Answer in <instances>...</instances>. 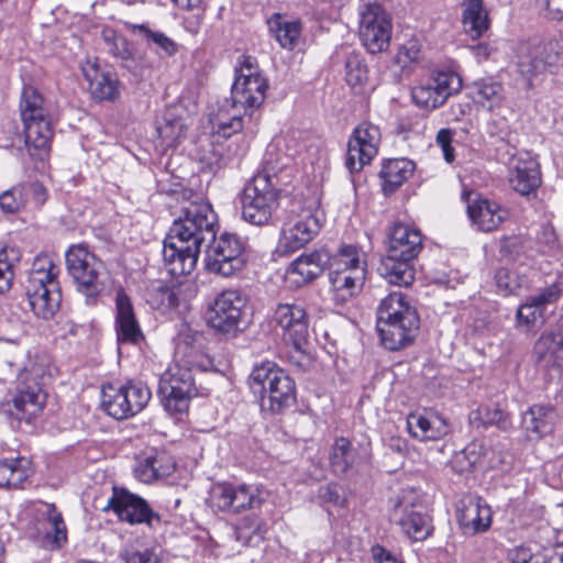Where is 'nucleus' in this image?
<instances>
[{
	"mask_svg": "<svg viewBox=\"0 0 563 563\" xmlns=\"http://www.w3.org/2000/svg\"><path fill=\"white\" fill-rule=\"evenodd\" d=\"M177 196L183 202L180 214L169 228L162 251L165 268L174 277L195 269L202 245L214 238L217 222L211 205L199 195L184 189Z\"/></svg>",
	"mask_w": 563,
	"mask_h": 563,
	"instance_id": "obj_1",
	"label": "nucleus"
},
{
	"mask_svg": "<svg viewBox=\"0 0 563 563\" xmlns=\"http://www.w3.org/2000/svg\"><path fill=\"white\" fill-rule=\"evenodd\" d=\"M268 80L260 69L257 59L250 55L239 58L231 97L219 103L212 119L216 134L230 137L243 129L242 115H251L265 101Z\"/></svg>",
	"mask_w": 563,
	"mask_h": 563,
	"instance_id": "obj_2",
	"label": "nucleus"
},
{
	"mask_svg": "<svg viewBox=\"0 0 563 563\" xmlns=\"http://www.w3.org/2000/svg\"><path fill=\"white\" fill-rule=\"evenodd\" d=\"M58 273V267L47 255L37 256L32 264L25 291L29 306L38 318L51 319L59 308L62 294Z\"/></svg>",
	"mask_w": 563,
	"mask_h": 563,
	"instance_id": "obj_3",
	"label": "nucleus"
},
{
	"mask_svg": "<svg viewBox=\"0 0 563 563\" xmlns=\"http://www.w3.org/2000/svg\"><path fill=\"white\" fill-rule=\"evenodd\" d=\"M250 386L263 394L262 407L272 415L282 413L296 402L294 379L273 362L255 365L250 375Z\"/></svg>",
	"mask_w": 563,
	"mask_h": 563,
	"instance_id": "obj_4",
	"label": "nucleus"
},
{
	"mask_svg": "<svg viewBox=\"0 0 563 563\" xmlns=\"http://www.w3.org/2000/svg\"><path fill=\"white\" fill-rule=\"evenodd\" d=\"M25 145L32 156L43 157L49 148L53 128L44 99L33 87H24L20 100Z\"/></svg>",
	"mask_w": 563,
	"mask_h": 563,
	"instance_id": "obj_5",
	"label": "nucleus"
},
{
	"mask_svg": "<svg viewBox=\"0 0 563 563\" xmlns=\"http://www.w3.org/2000/svg\"><path fill=\"white\" fill-rule=\"evenodd\" d=\"M67 272L78 292L86 297L88 305L96 303L97 297L106 289L109 273L104 263L82 244L71 245L66 252Z\"/></svg>",
	"mask_w": 563,
	"mask_h": 563,
	"instance_id": "obj_6",
	"label": "nucleus"
},
{
	"mask_svg": "<svg viewBox=\"0 0 563 563\" xmlns=\"http://www.w3.org/2000/svg\"><path fill=\"white\" fill-rule=\"evenodd\" d=\"M283 212L277 252L287 256L305 247L318 233L320 223L312 211L296 199H288Z\"/></svg>",
	"mask_w": 563,
	"mask_h": 563,
	"instance_id": "obj_7",
	"label": "nucleus"
},
{
	"mask_svg": "<svg viewBox=\"0 0 563 563\" xmlns=\"http://www.w3.org/2000/svg\"><path fill=\"white\" fill-rule=\"evenodd\" d=\"M366 279L365 254L355 245H344L333 257L329 280L338 299L345 301L358 294Z\"/></svg>",
	"mask_w": 563,
	"mask_h": 563,
	"instance_id": "obj_8",
	"label": "nucleus"
},
{
	"mask_svg": "<svg viewBox=\"0 0 563 563\" xmlns=\"http://www.w3.org/2000/svg\"><path fill=\"white\" fill-rule=\"evenodd\" d=\"M279 191L274 177L263 172L255 175L242 192V217L254 225L267 224L279 206Z\"/></svg>",
	"mask_w": 563,
	"mask_h": 563,
	"instance_id": "obj_9",
	"label": "nucleus"
},
{
	"mask_svg": "<svg viewBox=\"0 0 563 563\" xmlns=\"http://www.w3.org/2000/svg\"><path fill=\"white\" fill-rule=\"evenodd\" d=\"M175 362L162 374L158 394L163 406L170 415L184 413L188 410L190 400L198 395L195 385L194 367Z\"/></svg>",
	"mask_w": 563,
	"mask_h": 563,
	"instance_id": "obj_10",
	"label": "nucleus"
},
{
	"mask_svg": "<svg viewBox=\"0 0 563 563\" xmlns=\"http://www.w3.org/2000/svg\"><path fill=\"white\" fill-rule=\"evenodd\" d=\"M152 393L142 382H128L121 386L109 384L102 388V407L117 420L141 412L151 400Z\"/></svg>",
	"mask_w": 563,
	"mask_h": 563,
	"instance_id": "obj_11",
	"label": "nucleus"
},
{
	"mask_svg": "<svg viewBox=\"0 0 563 563\" xmlns=\"http://www.w3.org/2000/svg\"><path fill=\"white\" fill-rule=\"evenodd\" d=\"M206 250V268L208 272L229 277L241 271L245 264L246 241L235 233H222L213 238Z\"/></svg>",
	"mask_w": 563,
	"mask_h": 563,
	"instance_id": "obj_12",
	"label": "nucleus"
},
{
	"mask_svg": "<svg viewBox=\"0 0 563 563\" xmlns=\"http://www.w3.org/2000/svg\"><path fill=\"white\" fill-rule=\"evenodd\" d=\"M246 303L247 300L240 290H223L210 307L209 325L223 334H236L246 323Z\"/></svg>",
	"mask_w": 563,
	"mask_h": 563,
	"instance_id": "obj_13",
	"label": "nucleus"
},
{
	"mask_svg": "<svg viewBox=\"0 0 563 563\" xmlns=\"http://www.w3.org/2000/svg\"><path fill=\"white\" fill-rule=\"evenodd\" d=\"M390 518L415 541L427 539L432 530L431 519L418 495H401L390 499Z\"/></svg>",
	"mask_w": 563,
	"mask_h": 563,
	"instance_id": "obj_14",
	"label": "nucleus"
},
{
	"mask_svg": "<svg viewBox=\"0 0 563 563\" xmlns=\"http://www.w3.org/2000/svg\"><path fill=\"white\" fill-rule=\"evenodd\" d=\"M393 31L390 15L379 4H367L360 11L358 36L371 54L389 47Z\"/></svg>",
	"mask_w": 563,
	"mask_h": 563,
	"instance_id": "obj_15",
	"label": "nucleus"
},
{
	"mask_svg": "<svg viewBox=\"0 0 563 563\" xmlns=\"http://www.w3.org/2000/svg\"><path fill=\"white\" fill-rule=\"evenodd\" d=\"M563 65V53L558 42L527 47L518 56L517 67L527 86H533V79L544 73H555Z\"/></svg>",
	"mask_w": 563,
	"mask_h": 563,
	"instance_id": "obj_16",
	"label": "nucleus"
},
{
	"mask_svg": "<svg viewBox=\"0 0 563 563\" xmlns=\"http://www.w3.org/2000/svg\"><path fill=\"white\" fill-rule=\"evenodd\" d=\"M462 88V80L453 71H437L424 81L412 87V101L421 109L434 110L457 93Z\"/></svg>",
	"mask_w": 563,
	"mask_h": 563,
	"instance_id": "obj_17",
	"label": "nucleus"
},
{
	"mask_svg": "<svg viewBox=\"0 0 563 563\" xmlns=\"http://www.w3.org/2000/svg\"><path fill=\"white\" fill-rule=\"evenodd\" d=\"M274 320L283 331V340L294 346L302 358L308 343L309 320L306 309L297 302L279 303L274 312Z\"/></svg>",
	"mask_w": 563,
	"mask_h": 563,
	"instance_id": "obj_18",
	"label": "nucleus"
},
{
	"mask_svg": "<svg viewBox=\"0 0 563 563\" xmlns=\"http://www.w3.org/2000/svg\"><path fill=\"white\" fill-rule=\"evenodd\" d=\"M379 143L380 131L378 126L368 122L358 124L347 142L346 168L351 173L362 170L377 155Z\"/></svg>",
	"mask_w": 563,
	"mask_h": 563,
	"instance_id": "obj_19",
	"label": "nucleus"
},
{
	"mask_svg": "<svg viewBox=\"0 0 563 563\" xmlns=\"http://www.w3.org/2000/svg\"><path fill=\"white\" fill-rule=\"evenodd\" d=\"M45 401L46 393L31 379L18 388L11 400L2 404V411L15 420L31 422L42 412Z\"/></svg>",
	"mask_w": 563,
	"mask_h": 563,
	"instance_id": "obj_20",
	"label": "nucleus"
},
{
	"mask_svg": "<svg viewBox=\"0 0 563 563\" xmlns=\"http://www.w3.org/2000/svg\"><path fill=\"white\" fill-rule=\"evenodd\" d=\"M561 297V288L552 284L529 296L517 310V320L520 324H543L549 314L553 313Z\"/></svg>",
	"mask_w": 563,
	"mask_h": 563,
	"instance_id": "obj_21",
	"label": "nucleus"
},
{
	"mask_svg": "<svg viewBox=\"0 0 563 563\" xmlns=\"http://www.w3.org/2000/svg\"><path fill=\"white\" fill-rule=\"evenodd\" d=\"M457 521L464 534L486 531L492 523V510L479 496L465 495L456 506Z\"/></svg>",
	"mask_w": 563,
	"mask_h": 563,
	"instance_id": "obj_22",
	"label": "nucleus"
},
{
	"mask_svg": "<svg viewBox=\"0 0 563 563\" xmlns=\"http://www.w3.org/2000/svg\"><path fill=\"white\" fill-rule=\"evenodd\" d=\"M467 214L478 231L493 232L507 220L509 211L499 202L478 195L468 202Z\"/></svg>",
	"mask_w": 563,
	"mask_h": 563,
	"instance_id": "obj_23",
	"label": "nucleus"
},
{
	"mask_svg": "<svg viewBox=\"0 0 563 563\" xmlns=\"http://www.w3.org/2000/svg\"><path fill=\"white\" fill-rule=\"evenodd\" d=\"M114 328L120 344H137L144 339L132 301L122 288L115 294Z\"/></svg>",
	"mask_w": 563,
	"mask_h": 563,
	"instance_id": "obj_24",
	"label": "nucleus"
},
{
	"mask_svg": "<svg viewBox=\"0 0 563 563\" xmlns=\"http://www.w3.org/2000/svg\"><path fill=\"white\" fill-rule=\"evenodd\" d=\"M376 327L383 345L389 351H398L413 342L420 328V319L406 316L402 320L376 322Z\"/></svg>",
	"mask_w": 563,
	"mask_h": 563,
	"instance_id": "obj_25",
	"label": "nucleus"
},
{
	"mask_svg": "<svg viewBox=\"0 0 563 563\" xmlns=\"http://www.w3.org/2000/svg\"><path fill=\"white\" fill-rule=\"evenodd\" d=\"M509 183L522 196L533 194L541 185L538 161L529 153L519 154L511 161Z\"/></svg>",
	"mask_w": 563,
	"mask_h": 563,
	"instance_id": "obj_26",
	"label": "nucleus"
},
{
	"mask_svg": "<svg viewBox=\"0 0 563 563\" xmlns=\"http://www.w3.org/2000/svg\"><path fill=\"white\" fill-rule=\"evenodd\" d=\"M422 249L419 230L405 223H395L388 234L387 256L400 260H415Z\"/></svg>",
	"mask_w": 563,
	"mask_h": 563,
	"instance_id": "obj_27",
	"label": "nucleus"
},
{
	"mask_svg": "<svg viewBox=\"0 0 563 563\" xmlns=\"http://www.w3.org/2000/svg\"><path fill=\"white\" fill-rule=\"evenodd\" d=\"M104 510H112L121 521L130 525L148 523L155 516L148 504L139 495H112Z\"/></svg>",
	"mask_w": 563,
	"mask_h": 563,
	"instance_id": "obj_28",
	"label": "nucleus"
},
{
	"mask_svg": "<svg viewBox=\"0 0 563 563\" xmlns=\"http://www.w3.org/2000/svg\"><path fill=\"white\" fill-rule=\"evenodd\" d=\"M328 262L329 256L324 252L303 253L290 263L286 271V278L296 287L303 286L318 278Z\"/></svg>",
	"mask_w": 563,
	"mask_h": 563,
	"instance_id": "obj_29",
	"label": "nucleus"
},
{
	"mask_svg": "<svg viewBox=\"0 0 563 563\" xmlns=\"http://www.w3.org/2000/svg\"><path fill=\"white\" fill-rule=\"evenodd\" d=\"M82 71L95 99L113 101L119 98L120 81L115 71L102 69L100 66L90 63L82 67Z\"/></svg>",
	"mask_w": 563,
	"mask_h": 563,
	"instance_id": "obj_30",
	"label": "nucleus"
},
{
	"mask_svg": "<svg viewBox=\"0 0 563 563\" xmlns=\"http://www.w3.org/2000/svg\"><path fill=\"white\" fill-rule=\"evenodd\" d=\"M534 353L541 366L563 374V330L543 333L534 345Z\"/></svg>",
	"mask_w": 563,
	"mask_h": 563,
	"instance_id": "obj_31",
	"label": "nucleus"
},
{
	"mask_svg": "<svg viewBox=\"0 0 563 563\" xmlns=\"http://www.w3.org/2000/svg\"><path fill=\"white\" fill-rule=\"evenodd\" d=\"M554 539V544L536 554L529 547H515L508 551L507 559L510 563H563V528L555 531Z\"/></svg>",
	"mask_w": 563,
	"mask_h": 563,
	"instance_id": "obj_32",
	"label": "nucleus"
},
{
	"mask_svg": "<svg viewBox=\"0 0 563 563\" xmlns=\"http://www.w3.org/2000/svg\"><path fill=\"white\" fill-rule=\"evenodd\" d=\"M41 511L45 518V531L40 540L41 545L49 551L62 549L68 541L67 527L63 515L54 504H43Z\"/></svg>",
	"mask_w": 563,
	"mask_h": 563,
	"instance_id": "obj_33",
	"label": "nucleus"
},
{
	"mask_svg": "<svg viewBox=\"0 0 563 563\" xmlns=\"http://www.w3.org/2000/svg\"><path fill=\"white\" fill-rule=\"evenodd\" d=\"M407 429L420 441L438 440L449 432L446 421L439 415L410 413L407 418Z\"/></svg>",
	"mask_w": 563,
	"mask_h": 563,
	"instance_id": "obj_34",
	"label": "nucleus"
},
{
	"mask_svg": "<svg viewBox=\"0 0 563 563\" xmlns=\"http://www.w3.org/2000/svg\"><path fill=\"white\" fill-rule=\"evenodd\" d=\"M555 420L556 412L553 407L534 405L523 412L521 426L528 437L540 439L552 432Z\"/></svg>",
	"mask_w": 563,
	"mask_h": 563,
	"instance_id": "obj_35",
	"label": "nucleus"
},
{
	"mask_svg": "<svg viewBox=\"0 0 563 563\" xmlns=\"http://www.w3.org/2000/svg\"><path fill=\"white\" fill-rule=\"evenodd\" d=\"M32 474V463L25 456L0 460V488L24 489L22 484Z\"/></svg>",
	"mask_w": 563,
	"mask_h": 563,
	"instance_id": "obj_36",
	"label": "nucleus"
},
{
	"mask_svg": "<svg viewBox=\"0 0 563 563\" xmlns=\"http://www.w3.org/2000/svg\"><path fill=\"white\" fill-rule=\"evenodd\" d=\"M415 170V164L407 158L388 159L383 164L379 176L385 195L395 192Z\"/></svg>",
	"mask_w": 563,
	"mask_h": 563,
	"instance_id": "obj_37",
	"label": "nucleus"
},
{
	"mask_svg": "<svg viewBox=\"0 0 563 563\" xmlns=\"http://www.w3.org/2000/svg\"><path fill=\"white\" fill-rule=\"evenodd\" d=\"M129 29L159 57H172L178 51V45L170 37L161 31L151 29L148 24H130Z\"/></svg>",
	"mask_w": 563,
	"mask_h": 563,
	"instance_id": "obj_38",
	"label": "nucleus"
},
{
	"mask_svg": "<svg viewBox=\"0 0 563 563\" xmlns=\"http://www.w3.org/2000/svg\"><path fill=\"white\" fill-rule=\"evenodd\" d=\"M462 7L464 31L472 38L481 37L489 29L490 24L483 0H464Z\"/></svg>",
	"mask_w": 563,
	"mask_h": 563,
	"instance_id": "obj_39",
	"label": "nucleus"
},
{
	"mask_svg": "<svg viewBox=\"0 0 563 563\" xmlns=\"http://www.w3.org/2000/svg\"><path fill=\"white\" fill-rule=\"evenodd\" d=\"M174 470V461L166 454L159 453L146 456L143 461L139 462L134 473L140 482L150 484L154 481L167 477Z\"/></svg>",
	"mask_w": 563,
	"mask_h": 563,
	"instance_id": "obj_40",
	"label": "nucleus"
},
{
	"mask_svg": "<svg viewBox=\"0 0 563 563\" xmlns=\"http://www.w3.org/2000/svg\"><path fill=\"white\" fill-rule=\"evenodd\" d=\"M186 128L184 119L177 114V108L167 109L156 126L161 146H176L185 137Z\"/></svg>",
	"mask_w": 563,
	"mask_h": 563,
	"instance_id": "obj_41",
	"label": "nucleus"
},
{
	"mask_svg": "<svg viewBox=\"0 0 563 563\" xmlns=\"http://www.w3.org/2000/svg\"><path fill=\"white\" fill-rule=\"evenodd\" d=\"M376 314L377 322L402 320L406 316L419 317L401 291H393L382 299Z\"/></svg>",
	"mask_w": 563,
	"mask_h": 563,
	"instance_id": "obj_42",
	"label": "nucleus"
},
{
	"mask_svg": "<svg viewBox=\"0 0 563 563\" xmlns=\"http://www.w3.org/2000/svg\"><path fill=\"white\" fill-rule=\"evenodd\" d=\"M380 276L391 285L409 286L415 280L412 261L385 256L378 267Z\"/></svg>",
	"mask_w": 563,
	"mask_h": 563,
	"instance_id": "obj_43",
	"label": "nucleus"
},
{
	"mask_svg": "<svg viewBox=\"0 0 563 563\" xmlns=\"http://www.w3.org/2000/svg\"><path fill=\"white\" fill-rule=\"evenodd\" d=\"M102 38L108 53L119 60L122 67L129 70L136 67L135 49L125 36L107 29L102 31Z\"/></svg>",
	"mask_w": 563,
	"mask_h": 563,
	"instance_id": "obj_44",
	"label": "nucleus"
},
{
	"mask_svg": "<svg viewBox=\"0 0 563 563\" xmlns=\"http://www.w3.org/2000/svg\"><path fill=\"white\" fill-rule=\"evenodd\" d=\"M357 451L349 439H335L329 455L330 466L334 474H346L356 463Z\"/></svg>",
	"mask_w": 563,
	"mask_h": 563,
	"instance_id": "obj_45",
	"label": "nucleus"
},
{
	"mask_svg": "<svg viewBox=\"0 0 563 563\" xmlns=\"http://www.w3.org/2000/svg\"><path fill=\"white\" fill-rule=\"evenodd\" d=\"M268 29L280 46L287 49L295 47L301 34L300 21H286L279 13L268 20Z\"/></svg>",
	"mask_w": 563,
	"mask_h": 563,
	"instance_id": "obj_46",
	"label": "nucleus"
},
{
	"mask_svg": "<svg viewBox=\"0 0 563 563\" xmlns=\"http://www.w3.org/2000/svg\"><path fill=\"white\" fill-rule=\"evenodd\" d=\"M178 295L177 288L157 283L147 289L146 301L153 309H173L179 305Z\"/></svg>",
	"mask_w": 563,
	"mask_h": 563,
	"instance_id": "obj_47",
	"label": "nucleus"
},
{
	"mask_svg": "<svg viewBox=\"0 0 563 563\" xmlns=\"http://www.w3.org/2000/svg\"><path fill=\"white\" fill-rule=\"evenodd\" d=\"M345 79L351 87L362 86L368 79L367 66L360 54L352 53L345 60Z\"/></svg>",
	"mask_w": 563,
	"mask_h": 563,
	"instance_id": "obj_48",
	"label": "nucleus"
},
{
	"mask_svg": "<svg viewBox=\"0 0 563 563\" xmlns=\"http://www.w3.org/2000/svg\"><path fill=\"white\" fill-rule=\"evenodd\" d=\"M236 540L245 545L258 544L266 533L265 526L257 519L244 522L236 528Z\"/></svg>",
	"mask_w": 563,
	"mask_h": 563,
	"instance_id": "obj_49",
	"label": "nucleus"
},
{
	"mask_svg": "<svg viewBox=\"0 0 563 563\" xmlns=\"http://www.w3.org/2000/svg\"><path fill=\"white\" fill-rule=\"evenodd\" d=\"M24 186H14L0 195V208L5 213H16L26 203Z\"/></svg>",
	"mask_w": 563,
	"mask_h": 563,
	"instance_id": "obj_50",
	"label": "nucleus"
},
{
	"mask_svg": "<svg viewBox=\"0 0 563 563\" xmlns=\"http://www.w3.org/2000/svg\"><path fill=\"white\" fill-rule=\"evenodd\" d=\"M14 260L5 247L0 249V294L7 292L12 287Z\"/></svg>",
	"mask_w": 563,
	"mask_h": 563,
	"instance_id": "obj_51",
	"label": "nucleus"
},
{
	"mask_svg": "<svg viewBox=\"0 0 563 563\" xmlns=\"http://www.w3.org/2000/svg\"><path fill=\"white\" fill-rule=\"evenodd\" d=\"M483 415L484 424H495L501 431H510L512 429L511 420L508 417V413L504 412L500 408H485L483 411H479Z\"/></svg>",
	"mask_w": 563,
	"mask_h": 563,
	"instance_id": "obj_52",
	"label": "nucleus"
},
{
	"mask_svg": "<svg viewBox=\"0 0 563 563\" xmlns=\"http://www.w3.org/2000/svg\"><path fill=\"white\" fill-rule=\"evenodd\" d=\"M503 88L497 82H478L476 85L477 101L481 103L490 102V107L501 98Z\"/></svg>",
	"mask_w": 563,
	"mask_h": 563,
	"instance_id": "obj_53",
	"label": "nucleus"
},
{
	"mask_svg": "<svg viewBox=\"0 0 563 563\" xmlns=\"http://www.w3.org/2000/svg\"><path fill=\"white\" fill-rule=\"evenodd\" d=\"M495 280H496L498 290L504 296H507V295L514 292L518 287L516 276L507 268L497 269V272L495 274Z\"/></svg>",
	"mask_w": 563,
	"mask_h": 563,
	"instance_id": "obj_54",
	"label": "nucleus"
},
{
	"mask_svg": "<svg viewBox=\"0 0 563 563\" xmlns=\"http://www.w3.org/2000/svg\"><path fill=\"white\" fill-rule=\"evenodd\" d=\"M233 497H251V495H209L206 504L216 510L232 511Z\"/></svg>",
	"mask_w": 563,
	"mask_h": 563,
	"instance_id": "obj_55",
	"label": "nucleus"
},
{
	"mask_svg": "<svg viewBox=\"0 0 563 563\" xmlns=\"http://www.w3.org/2000/svg\"><path fill=\"white\" fill-rule=\"evenodd\" d=\"M24 197L26 200L30 198L36 207H42L47 200V190L40 183H31L24 186Z\"/></svg>",
	"mask_w": 563,
	"mask_h": 563,
	"instance_id": "obj_56",
	"label": "nucleus"
},
{
	"mask_svg": "<svg viewBox=\"0 0 563 563\" xmlns=\"http://www.w3.org/2000/svg\"><path fill=\"white\" fill-rule=\"evenodd\" d=\"M124 563H159L157 556L146 550L144 552H126L123 555Z\"/></svg>",
	"mask_w": 563,
	"mask_h": 563,
	"instance_id": "obj_57",
	"label": "nucleus"
},
{
	"mask_svg": "<svg viewBox=\"0 0 563 563\" xmlns=\"http://www.w3.org/2000/svg\"><path fill=\"white\" fill-rule=\"evenodd\" d=\"M463 454H465L466 460L472 464L474 467L476 464H478L482 460V456L484 454V445L482 442H472L468 445H466L462 450Z\"/></svg>",
	"mask_w": 563,
	"mask_h": 563,
	"instance_id": "obj_58",
	"label": "nucleus"
},
{
	"mask_svg": "<svg viewBox=\"0 0 563 563\" xmlns=\"http://www.w3.org/2000/svg\"><path fill=\"white\" fill-rule=\"evenodd\" d=\"M465 456L466 455L463 454L462 451L454 453V455L452 456L451 462H450L451 467L454 472H456L459 474H464V473L472 471L473 466L468 462V460H466Z\"/></svg>",
	"mask_w": 563,
	"mask_h": 563,
	"instance_id": "obj_59",
	"label": "nucleus"
},
{
	"mask_svg": "<svg viewBox=\"0 0 563 563\" xmlns=\"http://www.w3.org/2000/svg\"><path fill=\"white\" fill-rule=\"evenodd\" d=\"M545 10L553 20H563V0H545Z\"/></svg>",
	"mask_w": 563,
	"mask_h": 563,
	"instance_id": "obj_60",
	"label": "nucleus"
},
{
	"mask_svg": "<svg viewBox=\"0 0 563 563\" xmlns=\"http://www.w3.org/2000/svg\"><path fill=\"white\" fill-rule=\"evenodd\" d=\"M518 245L519 241L517 238L504 236L500 240V253L504 256H512L514 254L518 253Z\"/></svg>",
	"mask_w": 563,
	"mask_h": 563,
	"instance_id": "obj_61",
	"label": "nucleus"
},
{
	"mask_svg": "<svg viewBox=\"0 0 563 563\" xmlns=\"http://www.w3.org/2000/svg\"><path fill=\"white\" fill-rule=\"evenodd\" d=\"M420 49L416 43H408L401 47L400 58L405 57L408 62H418Z\"/></svg>",
	"mask_w": 563,
	"mask_h": 563,
	"instance_id": "obj_62",
	"label": "nucleus"
},
{
	"mask_svg": "<svg viewBox=\"0 0 563 563\" xmlns=\"http://www.w3.org/2000/svg\"><path fill=\"white\" fill-rule=\"evenodd\" d=\"M232 511L233 514H238L246 508H252L253 503L255 501V496L251 495V497H233Z\"/></svg>",
	"mask_w": 563,
	"mask_h": 563,
	"instance_id": "obj_63",
	"label": "nucleus"
},
{
	"mask_svg": "<svg viewBox=\"0 0 563 563\" xmlns=\"http://www.w3.org/2000/svg\"><path fill=\"white\" fill-rule=\"evenodd\" d=\"M452 132L449 129H441L437 134V143L442 148L451 145Z\"/></svg>",
	"mask_w": 563,
	"mask_h": 563,
	"instance_id": "obj_64",
	"label": "nucleus"
}]
</instances>
